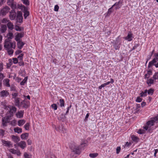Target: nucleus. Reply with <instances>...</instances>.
Returning a JSON list of instances; mask_svg holds the SVG:
<instances>
[{
	"mask_svg": "<svg viewBox=\"0 0 158 158\" xmlns=\"http://www.w3.org/2000/svg\"><path fill=\"white\" fill-rule=\"evenodd\" d=\"M15 43L12 42L11 40H9L8 39H6L4 43V47L6 49L11 48L15 49Z\"/></svg>",
	"mask_w": 158,
	"mask_h": 158,
	"instance_id": "1",
	"label": "nucleus"
},
{
	"mask_svg": "<svg viewBox=\"0 0 158 158\" xmlns=\"http://www.w3.org/2000/svg\"><path fill=\"white\" fill-rule=\"evenodd\" d=\"M155 123H158V118L157 117H155L154 118H152L151 120L148 121L147 123V125L149 126L150 127L154 125Z\"/></svg>",
	"mask_w": 158,
	"mask_h": 158,
	"instance_id": "2",
	"label": "nucleus"
},
{
	"mask_svg": "<svg viewBox=\"0 0 158 158\" xmlns=\"http://www.w3.org/2000/svg\"><path fill=\"white\" fill-rule=\"evenodd\" d=\"M22 12L20 11H18L16 15V21L17 23H21L23 22V17Z\"/></svg>",
	"mask_w": 158,
	"mask_h": 158,
	"instance_id": "3",
	"label": "nucleus"
},
{
	"mask_svg": "<svg viewBox=\"0 0 158 158\" xmlns=\"http://www.w3.org/2000/svg\"><path fill=\"white\" fill-rule=\"evenodd\" d=\"M73 152H74L76 154L79 155L81 153L80 148L79 146H74V147H72L71 148Z\"/></svg>",
	"mask_w": 158,
	"mask_h": 158,
	"instance_id": "4",
	"label": "nucleus"
},
{
	"mask_svg": "<svg viewBox=\"0 0 158 158\" xmlns=\"http://www.w3.org/2000/svg\"><path fill=\"white\" fill-rule=\"evenodd\" d=\"M123 3V0H119L118 2H116L115 4L112 6V7L115 6V10L119 9L121 7Z\"/></svg>",
	"mask_w": 158,
	"mask_h": 158,
	"instance_id": "5",
	"label": "nucleus"
},
{
	"mask_svg": "<svg viewBox=\"0 0 158 158\" xmlns=\"http://www.w3.org/2000/svg\"><path fill=\"white\" fill-rule=\"evenodd\" d=\"M8 108L10 109L9 112L11 115H12L14 113H15L17 110V108L14 106H9L6 107V109H8Z\"/></svg>",
	"mask_w": 158,
	"mask_h": 158,
	"instance_id": "6",
	"label": "nucleus"
},
{
	"mask_svg": "<svg viewBox=\"0 0 158 158\" xmlns=\"http://www.w3.org/2000/svg\"><path fill=\"white\" fill-rule=\"evenodd\" d=\"M10 10V8L8 6H5L1 11V14L2 15H5L6 13H8Z\"/></svg>",
	"mask_w": 158,
	"mask_h": 158,
	"instance_id": "7",
	"label": "nucleus"
},
{
	"mask_svg": "<svg viewBox=\"0 0 158 158\" xmlns=\"http://www.w3.org/2000/svg\"><path fill=\"white\" fill-rule=\"evenodd\" d=\"M2 142L4 146H6L8 148H11L13 147V144L11 142L9 141H6L2 139Z\"/></svg>",
	"mask_w": 158,
	"mask_h": 158,
	"instance_id": "8",
	"label": "nucleus"
},
{
	"mask_svg": "<svg viewBox=\"0 0 158 158\" xmlns=\"http://www.w3.org/2000/svg\"><path fill=\"white\" fill-rule=\"evenodd\" d=\"M10 116L9 115L2 118V124L4 126H7L6 123L8 122Z\"/></svg>",
	"mask_w": 158,
	"mask_h": 158,
	"instance_id": "9",
	"label": "nucleus"
},
{
	"mask_svg": "<svg viewBox=\"0 0 158 158\" xmlns=\"http://www.w3.org/2000/svg\"><path fill=\"white\" fill-rule=\"evenodd\" d=\"M29 101H26L25 100L21 102L20 103V107L22 106L23 108H27L29 106Z\"/></svg>",
	"mask_w": 158,
	"mask_h": 158,
	"instance_id": "10",
	"label": "nucleus"
},
{
	"mask_svg": "<svg viewBox=\"0 0 158 158\" xmlns=\"http://www.w3.org/2000/svg\"><path fill=\"white\" fill-rule=\"evenodd\" d=\"M16 13L15 12V10L13 9L10 12V14L9 15L10 19L11 20H13L14 19L16 18Z\"/></svg>",
	"mask_w": 158,
	"mask_h": 158,
	"instance_id": "11",
	"label": "nucleus"
},
{
	"mask_svg": "<svg viewBox=\"0 0 158 158\" xmlns=\"http://www.w3.org/2000/svg\"><path fill=\"white\" fill-rule=\"evenodd\" d=\"M155 55V58H154L152 61L149 62L148 66V68L151 67L152 65H153L154 63H156L157 61H158V57L157 56L156 54Z\"/></svg>",
	"mask_w": 158,
	"mask_h": 158,
	"instance_id": "12",
	"label": "nucleus"
},
{
	"mask_svg": "<svg viewBox=\"0 0 158 158\" xmlns=\"http://www.w3.org/2000/svg\"><path fill=\"white\" fill-rule=\"evenodd\" d=\"M17 145L22 149H24L27 146L26 142L23 141H21L17 143Z\"/></svg>",
	"mask_w": 158,
	"mask_h": 158,
	"instance_id": "13",
	"label": "nucleus"
},
{
	"mask_svg": "<svg viewBox=\"0 0 158 158\" xmlns=\"http://www.w3.org/2000/svg\"><path fill=\"white\" fill-rule=\"evenodd\" d=\"M24 35V33L23 32H21L18 33L16 36L15 40L16 41L20 40V38L23 37Z\"/></svg>",
	"mask_w": 158,
	"mask_h": 158,
	"instance_id": "14",
	"label": "nucleus"
},
{
	"mask_svg": "<svg viewBox=\"0 0 158 158\" xmlns=\"http://www.w3.org/2000/svg\"><path fill=\"white\" fill-rule=\"evenodd\" d=\"M88 145V141L87 140H82L79 146L80 149H82Z\"/></svg>",
	"mask_w": 158,
	"mask_h": 158,
	"instance_id": "15",
	"label": "nucleus"
},
{
	"mask_svg": "<svg viewBox=\"0 0 158 158\" xmlns=\"http://www.w3.org/2000/svg\"><path fill=\"white\" fill-rule=\"evenodd\" d=\"M9 95V92L6 90H3L0 92V96L1 97H6Z\"/></svg>",
	"mask_w": 158,
	"mask_h": 158,
	"instance_id": "16",
	"label": "nucleus"
},
{
	"mask_svg": "<svg viewBox=\"0 0 158 158\" xmlns=\"http://www.w3.org/2000/svg\"><path fill=\"white\" fill-rule=\"evenodd\" d=\"M24 114V111L21 110L18 111L16 114L17 118H22L23 117Z\"/></svg>",
	"mask_w": 158,
	"mask_h": 158,
	"instance_id": "17",
	"label": "nucleus"
},
{
	"mask_svg": "<svg viewBox=\"0 0 158 158\" xmlns=\"http://www.w3.org/2000/svg\"><path fill=\"white\" fill-rule=\"evenodd\" d=\"M12 140L15 143H18V142L20 140V139L19 137L15 136L14 135H12L11 136Z\"/></svg>",
	"mask_w": 158,
	"mask_h": 158,
	"instance_id": "18",
	"label": "nucleus"
},
{
	"mask_svg": "<svg viewBox=\"0 0 158 158\" xmlns=\"http://www.w3.org/2000/svg\"><path fill=\"white\" fill-rule=\"evenodd\" d=\"M17 42V45L19 49H21L24 44V43L22 41V40L16 41Z\"/></svg>",
	"mask_w": 158,
	"mask_h": 158,
	"instance_id": "19",
	"label": "nucleus"
},
{
	"mask_svg": "<svg viewBox=\"0 0 158 158\" xmlns=\"http://www.w3.org/2000/svg\"><path fill=\"white\" fill-rule=\"evenodd\" d=\"M14 99V102L15 106L19 107H20V98H15Z\"/></svg>",
	"mask_w": 158,
	"mask_h": 158,
	"instance_id": "20",
	"label": "nucleus"
},
{
	"mask_svg": "<svg viewBox=\"0 0 158 158\" xmlns=\"http://www.w3.org/2000/svg\"><path fill=\"white\" fill-rule=\"evenodd\" d=\"M29 134L27 133H25L22 134L21 135V138L23 139H26L28 137Z\"/></svg>",
	"mask_w": 158,
	"mask_h": 158,
	"instance_id": "21",
	"label": "nucleus"
},
{
	"mask_svg": "<svg viewBox=\"0 0 158 158\" xmlns=\"http://www.w3.org/2000/svg\"><path fill=\"white\" fill-rule=\"evenodd\" d=\"M25 123V121L23 119L19 120L18 121V124L19 126H21Z\"/></svg>",
	"mask_w": 158,
	"mask_h": 158,
	"instance_id": "22",
	"label": "nucleus"
},
{
	"mask_svg": "<svg viewBox=\"0 0 158 158\" xmlns=\"http://www.w3.org/2000/svg\"><path fill=\"white\" fill-rule=\"evenodd\" d=\"M131 138L132 140L136 142H137L139 140V139L138 137L135 136V135H132L131 136Z\"/></svg>",
	"mask_w": 158,
	"mask_h": 158,
	"instance_id": "23",
	"label": "nucleus"
},
{
	"mask_svg": "<svg viewBox=\"0 0 158 158\" xmlns=\"http://www.w3.org/2000/svg\"><path fill=\"white\" fill-rule=\"evenodd\" d=\"M7 26L8 28L10 30H12L14 28V26L12 23L9 22L7 24Z\"/></svg>",
	"mask_w": 158,
	"mask_h": 158,
	"instance_id": "24",
	"label": "nucleus"
},
{
	"mask_svg": "<svg viewBox=\"0 0 158 158\" xmlns=\"http://www.w3.org/2000/svg\"><path fill=\"white\" fill-rule=\"evenodd\" d=\"M132 36V34L131 33H128L127 35L125 37V39L127 40L128 41H131L132 39L131 38Z\"/></svg>",
	"mask_w": 158,
	"mask_h": 158,
	"instance_id": "25",
	"label": "nucleus"
},
{
	"mask_svg": "<svg viewBox=\"0 0 158 158\" xmlns=\"http://www.w3.org/2000/svg\"><path fill=\"white\" fill-rule=\"evenodd\" d=\"M154 80L152 78H150L149 79H148L146 82L147 83L149 86H150L152 84L154 83Z\"/></svg>",
	"mask_w": 158,
	"mask_h": 158,
	"instance_id": "26",
	"label": "nucleus"
},
{
	"mask_svg": "<svg viewBox=\"0 0 158 158\" xmlns=\"http://www.w3.org/2000/svg\"><path fill=\"white\" fill-rule=\"evenodd\" d=\"M15 132L18 133H21L22 132V129L21 128L19 127H16L14 129Z\"/></svg>",
	"mask_w": 158,
	"mask_h": 158,
	"instance_id": "27",
	"label": "nucleus"
},
{
	"mask_svg": "<svg viewBox=\"0 0 158 158\" xmlns=\"http://www.w3.org/2000/svg\"><path fill=\"white\" fill-rule=\"evenodd\" d=\"M6 30V25H2L1 28V31L2 33H4Z\"/></svg>",
	"mask_w": 158,
	"mask_h": 158,
	"instance_id": "28",
	"label": "nucleus"
},
{
	"mask_svg": "<svg viewBox=\"0 0 158 158\" xmlns=\"http://www.w3.org/2000/svg\"><path fill=\"white\" fill-rule=\"evenodd\" d=\"M147 89L145 90L144 92H142L140 94V97H143L146 96L147 95Z\"/></svg>",
	"mask_w": 158,
	"mask_h": 158,
	"instance_id": "29",
	"label": "nucleus"
},
{
	"mask_svg": "<svg viewBox=\"0 0 158 158\" xmlns=\"http://www.w3.org/2000/svg\"><path fill=\"white\" fill-rule=\"evenodd\" d=\"M98 153H90L89 154V156L91 158H94L97 157L98 156Z\"/></svg>",
	"mask_w": 158,
	"mask_h": 158,
	"instance_id": "30",
	"label": "nucleus"
},
{
	"mask_svg": "<svg viewBox=\"0 0 158 158\" xmlns=\"http://www.w3.org/2000/svg\"><path fill=\"white\" fill-rule=\"evenodd\" d=\"M65 115H65L62 114L60 115V117H58L57 118L58 119L61 120L63 122L64 121V119L66 118V116Z\"/></svg>",
	"mask_w": 158,
	"mask_h": 158,
	"instance_id": "31",
	"label": "nucleus"
},
{
	"mask_svg": "<svg viewBox=\"0 0 158 158\" xmlns=\"http://www.w3.org/2000/svg\"><path fill=\"white\" fill-rule=\"evenodd\" d=\"M60 105L61 107H64V101L63 99H60L59 100Z\"/></svg>",
	"mask_w": 158,
	"mask_h": 158,
	"instance_id": "32",
	"label": "nucleus"
},
{
	"mask_svg": "<svg viewBox=\"0 0 158 158\" xmlns=\"http://www.w3.org/2000/svg\"><path fill=\"white\" fill-rule=\"evenodd\" d=\"M27 77H26L24 79L20 82V84L22 85H24L25 83L27 82Z\"/></svg>",
	"mask_w": 158,
	"mask_h": 158,
	"instance_id": "33",
	"label": "nucleus"
},
{
	"mask_svg": "<svg viewBox=\"0 0 158 158\" xmlns=\"http://www.w3.org/2000/svg\"><path fill=\"white\" fill-rule=\"evenodd\" d=\"M30 123H27L24 126V127L26 130H29V129Z\"/></svg>",
	"mask_w": 158,
	"mask_h": 158,
	"instance_id": "34",
	"label": "nucleus"
},
{
	"mask_svg": "<svg viewBox=\"0 0 158 158\" xmlns=\"http://www.w3.org/2000/svg\"><path fill=\"white\" fill-rule=\"evenodd\" d=\"M8 38L7 39H8L9 40H11V39H12L13 37V34L11 33H9L7 35Z\"/></svg>",
	"mask_w": 158,
	"mask_h": 158,
	"instance_id": "35",
	"label": "nucleus"
},
{
	"mask_svg": "<svg viewBox=\"0 0 158 158\" xmlns=\"http://www.w3.org/2000/svg\"><path fill=\"white\" fill-rule=\"evenodd\" d=\"M120 39L119 38V36H118L116 39V41L115 42V44H118V45H119L120 44Z\"/></svg>",
	"mask_w": 158,
	"mask_h": 158,
	"instance_id": "36",
	"label": "nucleus"
},
{
	"mask_svg": "<svg viewBox=\"0 0 158 158\" xmlns=\"http://www.w3.org/2000/svg\"><path fill=\"white\" fill-rule=\"evenodd\" d=\"M113 7H112V6L108 10V12H107V15L109 16L111 13L113 12L112 10V8Z\"/></svg>",
	"mask_w": 158,
	"mask_h": 158,
	"instance_id": "37",
	"label": "nucleus"
},
{
	"mask_svg": "<svg viewBox=\"0 0 158 158\" xmlns=\"http://www.w3.org/2000/svg\"><path fill=\"white\" fill-rule=\"evenodd\" d=\"M5 82L6 83V85H6L7 87H10V85L9 84V81H10L8 79H6L5 80Z\"/></svg>",
	"mask_w": 158,
	"mask_h": 158,
	"instance_id": "38",
	"label": "nucleus"
},
{
	"mask_svg": "<svg viewBox=\"0 0 158 158\" xmlns=\"http://www.w3.org/2000/svg\"><path fill=\"white\" fill-rule=\"evenodd\" d=\"M23 4L26 5L28 6L29 5V0H21Z\"/></svg>",
	"mask_w": 158,
	"mask_h": 158,
	"instance_id": "39",
	"label": "nucleus"
},
{
	"mask_svg": "<svg viewBox=\"0 0 158 158\" xmlns=\"http://www.w3.org/2000/svg\"><path fill=\"white\" fill-rule=\"evenodd\" d=\"M152 77L154 80L158 79V72L155 73Z\"/></svg>",
	"mask_w": 158,
	"mask_h": 158,
	"instance_id": "40",
	"label": "nucleus"
},
{
	"mask_svg": "<svg viewBox=\"0 0 158 158\" xmlns=\"http://www.w3.org/2000/svg\"><path fill=\"white\" fill-rule=\"evenodd\" d=\"M29 15V12L27 10L25 11L24 12V16L25 19H26L27 16Z\"/></svg>",
	"mask_w": 158,
	"mask_h": 158,
	"instance_id": "41",
	"label": "nucleus"
},
{
	"mask_svg": "<svg viewBox=\"0 0 158 158\" xmlns=\"http://www.w3.org/2000/svg\"><path fill=\"white\" fill-rule=\"evenodd\" d=\"M154 90L153 89H151L149 90H148L147 91V93L148 94H151L152 95L154 92Z\"/></svg>",
	"mask_w": 158,
	"mask_h": 158,
	"instance_id": "42",
	"label": "nucleus"
},
{
	"mask_svg": "<svg viewBox=\"0 0 158 158\" xmlns=\"http://www.w3.org/2000/svg\"><path fill=\"white\" fill-rule=\"evenodd\" d=\"M6 49L7 50L8 53L9 55H12L13 54L14 52V51L12 49H11V48H10Z\"/></svg>",
	"mask_w": 158,
	"mask_h": 158,
	"instance_id": "43",
	"label": "nucleus"
},
{
	"mask_svg": "<svg viewBox=\"0 0 158 158\" xmlns=\"http://www.w3.org/2000/svg\"><path fill=\"white\" fill-rule=\"evenodd\" d=\"M51 106L54 110H56L57 109V106L56 104H53L51 105Z\"/></svg>",
	"mask_w": 158,
	"mask_h": 158,
	"instance_id": "44",
	"label": "nucleus"
},
{
	"mask_svg": "<svg viewBox=\"0 0 158 158\" xmlns=\"http://www.w3.org/2000/svg\"><path fill=\"white\" fill-rule=\"evenodd\" d=\"M23 54H21L18 57V58L20 61L23 60Z\"/></svg>",
	"mask_w": 158,
	"mask_h": 158,
	"instance_id": "45",
	"label": "nucleus"
},
{
	"mask_svg": "<svg viewBox=\"0 0 158 158\" xmlns=\"http://www.w3.org/2000/svg\"><path fill=\"white\" fill-rule=\"evenodd\" d=\"M10 151L13 154H16L17 153V150H15L13 149H10Z\"/></svg>",
	"mask_w": 158,
	"mask_h": 158,
	"instance_id": "46",
	"label": "nucleus"
},
{
	"mask_svg": "<svg viewBox=\"0 0 158 158\" xmlns=\"http://www.w3.org/2000/svg\"><path fill=\"white\" fill-rule=\"evenodd\" d=\"M142 98H140L139 97H137L135 101L137 102H140L142 101Z\"/></svg>",
	"mask_w": 158,
	"mask_h": 158,
	"instance_id": "47",
	"label": "nucleus"
},
{
	"mask_svg": "<svg viewBox=\"0 0 158 158\" xmlns=\"http://www.w3.org/2000/svg\"><path fill=\"white\" fill-rule=\"evenodd\" d=\"M18 94L17 93H13L12 94V98L14 99L17 98V97L18 96Z\"/></svg>",
	"mask_w": 158,
	"mask_h": 158,
	"instance_id": "48",
	"label": "nucleus"
},
{
	"mask_svg": "<svg viewBox=\"0 0 158 158\" xmlns=\"http://www.w3.org/2000/svg\"><path fill=\"white\" fill-rule=\"evenodd\" d=\"M9 5L10 6V7L12 9L16 8V4H15L14 3V2L11 3V4H10V5Z\"/></svg>",
	"mask_w": 158,
	"mask_h": 158,
	"instance_id": "49",
	"label": "nucleus"
},
{
	"mask_svg": "<svg viewBox=\"0 0 158 158\" xmlns=\"http://www.w3.org/2000/svg\"><path fill=\"white\" fill-rule=\"evenodd\" d=\"M15 29L16 31H21V27L17 25H16L15 27Z\"/></svg>",
	"mask_w": 158,
	"mask_h": 158,
	"instance_id": "50",
	"label": "nucleus"
},
{
	"mask_svg": "<svg viewBox=\"0 0 158 158\" xmlns=\"http://www.w3.org/2000/svg\"><path fill=\"white\" fill-rule=\"evenodd\" d=\"M11 124L12 125L14 126L16 124V121L15 120H13L11 122Z\"/></svg>",
	"mask_w": 158,
	"mask_h": 158,
	"instance_id": "51",
	"label": "nucleus"
},
{
	"mask_svg": "<svg viewBox=\"0 0 158 158\" xmlns=\"http://www.w3.org/2000/svg\"><path fill=\"white\" fill-rule=\"evenodd\" d=\"M12 64V63L11 61V60H10V61L9 62V63L7 64V69L9 68Z\"/></svg>",
	"mask_w": 158,
	"mask_h": 158,
	"instance_id": "52",
	"label": "nucleus"
},
{
	"mask_svg": "<svg viewBox=\"0 0 158 158\" xmlns=\"http://www.w3.org/2000/svg\"><path fill=\"white\" fill-rule=\"evenodd\" d=\"M13 62L14 64H16L18 62V60L16 58H14L13 59Z\"/></svg>",
	"mask_w": 158,
	"mask_h": 158,
	"instance_id": "53",
	"label": "nucleus"
},
{
	"mask_svg": "<svg viewBox=\"0 0 158 158\" xmlns=\"http://www.w3.org/2000/svg\"><path fill=\"white\" fill-rule=\"evenodd\" d=\"M24 158H30L29 156L30 155L27 152H25L24 153Z\"/></svg>",
	"mask_w": 158,
	"mask_h": 158,
	"instance_id": "54",
	"label": "nucleus"
},
{
	"mask_svg": "<svg viewBox=\"0 0 158 158\" xmlns=\"http://www.w3.org/2000/svg\"><path fill=\"white\" fill-rule=\"evenodd\" d=\"M59 9V6L57 5L55 6L54 10L55 11H57Z\"/></svg>",
	"mask_w": 158,
	"mask_h": 158,
	"instance_id": "55",
	"label": "nucleus"
},
{
	"mask_svg": "<svg viewBox=\"0 0 158 158\" xmlns=\"http://www.w3.org/2000/svg\"><path fill=\"white\" fill-rule=\"evenodd\" d=\"M9 21V20H7L6 19H4L2 21V23H6Z\"/></svg>",
	"mask_w": 158,
	"mask_h": 158,
	"instance_id": "56",
	"label": "nucleus"
},
{
	"mask_svg": "<svg viewBox=\"0 0 158 158\" xmlns=\"http://www.w3.org/2000/svg\"><path fill=\"white\" fill-rule=\"evenodd\" d=\"M18 63L19 66H23L24 65V62L23 61V60H21L19 62H18Z\"/></svg>",
	"mask_w": 158,
	"mask_h": 158,
	"instance_id": "57",
	"label": "nucleus"
},
{
	"mask_svg": "<svg viewBox=\"0 0 158 158\" xmlns=\"http://www.w3.org/2000/svg\"><path fill=\"white\" fill-rule=\"evenodd\" d=\"M3 69V64L0 61V71H1Z\"/></svg>",
	"mask_w": 158,
	"mask_h": 158,
	"instance_id": "58",
	"label": "nucleus"
},
{
	"mask_svg": "<svg viewBox=\"0 0 158 158\" xmlns=\"http://www.w3.org/2000/svg\"><path fill=\"white\" fill-rule=\"evenodd\" d=\"M14 0H8L7 2V3L8 5L11 4V3L14 2L13 1Z\"/></svg>",
	"mask_w": 158,
	"mask_h": 158,
	"instance_id": "59",
	"label": "nucleus"
},
{
	"mask_svg": "<svg viewBox=\"0 0 158 158\" xmlns=\"http://www.w3.org/2000/svg\"><path fill=\"white\" fill-rule=\"evenodd\" d=\"M121 149V148L120 147H118L117 148H116V153L117 154L119 153V152L120 150Z\"/></svg>",
	"mask_w": 158,
	"mask_h": 158,
	"instance_id": "60",
	"label": "nucleus"
},
{
	"mask_svg": "<svg viewBox=\"0 0 158 158\" xmlns=\"http://www.w3.org/2000/svg\"><path fill=\"white\" fill-rule=\"evenodd\" d=\"M16 90L15 87L14 85H11L10 87V90L11 91H15Z\"/></svg>",
	"mask_w": 158,
	"mask_h": 158,
	"instance_id": "61",
	"label": "nucleus"
},
{
	"mask_svg": "<svg viewBox=\"0 0 158 158\" xmlns=\"http://www.w3.org/2000/svg\"><path fill=\"white\" fill-rule=\"evenodd\" d=\"M71 107V105H70L67 108V110L65 113V115L67 114L69 112L70 108Z\"/></svg>",
	"mask_w": 158,
	"mask_h": 158,
	"instance_id": "62",
	"label": "nucleus"
},
{
	"mask_svg": "<svg viewBox=\"0 0 158 158\" xmlns=\"http://www.w3.org/2000/svg\"><path fill=\"white\" fill-rule=\"evenodd\" d=\"M147 74H148L149 75V77L152 74V71L150 70H149L147 71Z\"/></svg>",
	"mask_w": 158,
	"mask_h": 158,
	"instance_id": "63",
	"label": "nucleus"
},
{
	"mask_svg": "<svg viewBox=\"0 0 158 158\" xmlns=\"http://www.w3.org/2000/svg\"><path fill=\"white\" fill-rule=\"evenodd\" d=\"M48 158H56L55 156L51 154H50Z\"/></svg>",
	"mask_w": 158,
	"mask_h": 158,
	"instance_id": "64",
	"label": "nucleus"
}]
</instances>
